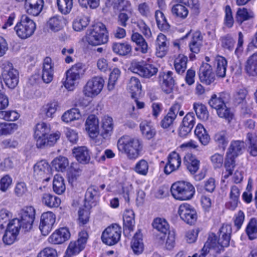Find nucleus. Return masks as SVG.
<instances>
[{
  "mask_svg": "<svg viewBox=\"0 0 257 257\" xmlns=\"http://www.w3.org/2000/svg\"><path fill=\"white\" fill-rule=\"evenodd\" d=\"M49 124L44 122L38 123L34 129V137L38 148L43 149L54 146L59 140L61 134L59 132L50 134Z\"/></svg>",
  "mask_w": 257,
  "mask_h": 257,
  "instance_id": "f257e3e1",
  "label": "nucleus"
},
{
  "mask_svg": "<svg viewBox=\"0 0 257 257\" xmlns=\"http://www.w3.org/2000/svg\"><path fill=\"white\" fill-rule=\"evenodd\" d=\"M119 152L124 154L129 160H136L141 155L143 144L141 139L130 136H123L117 141Z\"/></svg>",
  "mask_w": 257,
  "mask_h": 257,
  "instance_id": "f03ea898",
  "label": "nucleus"
},
{
  "mask_svg": "<svg viewBox=\"0 0 257 257\" xmlns=\"http://www.w3.org/2000/svg\"><path fill=\"white\" fill-rule=\"evenodd\" d=\"M85 40L92 46L106 43L108 41V32L106 26L100 22L95 24L87 30Z\"/></svg>",
  "mask_w": 257,
  "mask_h": 257,
  "instance_id": "7ed1b4c3",
  "label": "nucleus"
},
{
  "mask_svg": "<svg viewBox=\"0 0 257 257\" xmlns=\"http://www.w3.org/2000/svg\"><path fill=\"white\" fill-rule=\"evenodd\" d=\"M171 192L173 197L180 201L191 199L195 193L194 187L186 181H178L172 185Z\"/></svg>",
  "mask_w": 257,
  "mask_h": 257,
  "instance_id": "20e7f679",
  "label": "nucleus"
},
{
  "mask_svg": "<svg viewBox=\"0 0 257 257\" xmlns=\"http://www.w3.org/2000/svg\"><path fill=\"white\" fill-rule=\"evenodd\" d=\"M36 29L35 22L26 15L22 16L20 20L14 27L17 36L23 40L31 37L34 34Z\"/></svg>",
  "mask_w": 257,
  "mask_h": 257,
  "instance_id": "39448f33",
  "label": "nucleus"
},
{
  "mask_svg": "<svg viewBox=\"0 0 257 257\" xmlns=\"http://www.w3.org/2000/svg\"><path fill=\"white\" fill-rule=\"evenodd\" d=\"M85 71V65L81 63L75 64L68 70L65 73V80L63 82L66 89L73 91Z\"/></svg>",
  "mask_w": 257,
  "mask_h": 257,
  "instance_id": "423d86ee",
  "label": "nucleus"
},
{
  "mask_svg": "<svg viewBox=\"0 0 257 257\" xmlns=\"http://www.w3.org/2000/svg\"><path fill=\"white\" fill-rule=\"evenodd\" d=\"M1 74L6 85L10 89H14L19 82V72L14 67L13 64L5 61L1 65Z\"/></svg>",
  "mask_w": 257,
  "mask_h": 257,
  "instance_id": "0eeeda50",
  "label": "nucleus"
},
{
  "mask_svg": "<svg viewBox=\"0 0 257 257\" xmlns=\"http://www.w3.org/2000/svg\"><path fill=\"white\" fill-rule=\"evenodd\" d=\"M104 84V79L99 76H95L89 79L83 87V92L85 96L93 98L102 91Z\"/></svg>",
  "mask_w": 257,
  "mask_h": 257,
  "instance_id": "6e6552de",
  "label": "nucleus"
},
{
  "mask_svg": "<svg viewBox=\"0 0 257 257\" xmlns=\"http://www.w3.org/2000/svg\"><path fill=\"white\" fill-rule=\"evenodd\" d=\"M121 227L117 224H113L107 227L101 235L102 241L108 245L117 243L121 236Z\"/></svg>",
  "mask_w": 257,
  "mask_h": 257,
  "instance_id": "1a4fd4ad",
  "label": "nucleus"
},
{
  "mask_svg": "<svg viewBox=\"0 0 257 257\" xmlns=\"http://www.w3.org/2000/svg\"><path fill=\"white\" fill-rule=\"evenodd\" d=\"M36 210L32 206H27L23 208L20 213V220L22 223V228L24 231L32 229L35 218Z\"/></svg>",
  "mask_w": 257,
  "mask_h": 257,
  "instance_id": "9d476101",
  "label": "nucleus"
},
{
  "mask_svg": "<svg viewBox=\"0 0 257 257\" xmlns=\"http://www.w3.org/2000/svg\"><path fill=\"white\" fill-rule=\"evenodd\" d=\"M178 213L181 219L189 224H193L197 220L196 210L187 203H183L179 206Z\"/></svg>",
  "mask_w": 257,
  "mask_h": 257,
  "instance_id": "9b49d317",
  "label": "nucleus"
},
{
  "mask_svg": "<svg viewBox=\"0 0 257 257\" xmlns=\"http://www.w3.org/2000/svg\"><path fill=\"white\" fill-rule=\"evenodd\" d=\"M158 81L164 92L166 94H170L173 92L175 84L173 72L168 71L160 72L158 76Z\"/></svg>",
  "mask_w": 257,
  "mask_h": 257,
  "instance_id": "f8f14e48",
  "label": "nucleus"
},
{
  "mask_svg": "<svg viewBox=\"0 0 257 257\" xmlns=\"http://www.w3.org/2000/svg\"><path fill=\"white\" fill-rule=\"evenodd\" d=\"M56 222V215L52 211H47L42 214L39 229L43 235H48L52 230Z\"/></svg>",
  "mask_w": 257,
  "mask_h": 257,
  "instance_id": "ddd939ff",
  "label": "nucleus"
},
{
  "mask_svg": "<svg viewBox=\"0 0 257 257\" xmlns=\"http://www.w3.org/2000/svg\"><path fill=\"white\" fill-rule=\"evenodd\" d=\"M34 176L38 180L49 181L51 176L49 164L44 160L37 162L34 166Z\"/></svg>",
  "mask_w": 257,
  "mask_h": 257,
  "instance_id": "4468645a",
  "label": "nucleus"
},
{
  "mask_svg": "<svg viewBox=\"0 0 257 257\" xmlns=\"http://www.w3.org/2000/svg\"><path fill=\"white\" fill-rule=\"evenodd\" d=\"M70 237V233L66 227H61L56 229L48 239V242L51 244H62Z\"/></svg>",
  "mask_w": 257,
  "mask_h": 257,
  "instance_id": "2eb2a0df",
  "label": "nucleus"
},
{
  "mask_svg": "<svg viewBox=\"0 0 257 257\" xmlns=\"http://www.w3.org/2000/svg\"><path fill=\"white\" fill-rule=\"evenodd\" d=\"M169 41L166 36L160 33L156 40V55L157 57L163 58L168 53Z\"/></svg>",
  "mask_w": 257,
  "mask_h": 257,
  "instance_id": "dca6fc26",
  "label": "nucleus"
},
{
  "mask_svg": "<svg viewBox=\"0 0 257 257\" xmlns=\"http://www.w3.org/2000/svg\"><path fill=\"white\" fill-rule=\"evenodd\" d=\"M54 64L50 57H46L43 61V69L42 72V79L43 82L49 84L53 79L54 77Z\"/></svg>",
  "mask_w": 257,
  "mask_h": 257,
  "instance_id": "f3484780",
  "label": "nucleus"
},
{
  "mask_svg": "<svg viewBox=\"0 0 257 257\" xmlns=\"http://www.w3.org/2000/svg\"><path fill=\"white\" fill-rule=\"evenodd\" d=\"M44 4V0H25V10L28 15L37 16L41 13Z\"/></svg>",
  "mask_w": 257,
  "mask_h": 257,
  "instance_id": "a211bd4d",
  "label": "nucleus"
},
{
  "mask_svg": "<svg viewBox=\"0 0 257 257\" xmlns=\"http://www.w3.org/2000/svg\"><path fill=\"white\" fill-rule=\"evenodd\" d=\"M181 164V159L178 153L175 151L171 152L168 157V162L166 164L164 172L167 174L177 170Z\"/></svg>",
  "mask_w": 257,
  "mask_h": 257,
  "instance_id": "6ab92c4d",
  "label": "nucleus"
},
{
  "mask_svg": "<svg viewBox=\"0 0 257 257\" xmlns=\"http://www.w3.org/2000/svg\"><path fill=\"white\" fill-rule=\"evenodd\" d=\"M199 78L206 85H210L215 81V74L211 65L207 63L202 65L199 71Z\"/></svg>",
  "mask_w": 257,
  "mask_h": 257,
  "instance_id": "aec40b11",
  "label": "nucleus"
},
{
  "mask_svg": "<svg viewBox=\"0 0 257 257\" xmlns=\"http://www.w3.org/2000/svg\"><path fill=\"white\" fill-rule=\"evenodd\" d=\"M135 215L132 209H126L123 215V232L125 235L128 236L135 226Z\"/></svg>",
  "mask_w": 257,
  "mask_h": 257,
  "instance_id": "412c9836",
  "label": "nucleus"
},
{
  "mask_svg": "<svg viewBox=\"0 0 257 257\" xmlns=\"http://www.w3.org/2000/svg\"><path fill=\"white\" fill-rule=\"evenodd\" d=\"M174 1L178 3L172 7V15L180 20L186 19L189 15V10L186 6L182 4L184 3V0H174Z\"/></svg>",
  "mask_w": 257,
  "mask_h": 257,
  "instance_id": "4be33fe9",
  "label": "nucleus"
},
{
  "mask_svg": "<svg viewBox=\"0 0 257 257\" xmlns=\"http://www.w3.org/2000/svg\"><path fill=\"white\" fill-rule=\"evenodd\" d=\"M85 129L90 138L94 139L99 134V120L94 115H89L85 122Z\"/></svg>",
  "mask_w": 257,
  "mask_h": 257,
  "instance_id": "5701e85b",
  "label": "nucleus"
},
{
  "mask_svg": "<svg viewBox=\"0 0 257 257\" xmlns=\"http://www.w3.org/2000/svg\"><path fill=\"white\" fill-rule=\"evenodd\" d=\"M72 153L77 161L81 164H87L90 160V152L85 146L75 147Z\"/></svg>",
  "mask_w": 257,
  "mask_h": 257,
  "instance_id": "b1692460",
  "label": "nucleus"
},
{
  "mask_svg": "<svg viewBox=\"0 0 257 257\" xmlns=\"http://www.w3.org/2000/svg\"><path fill=\"white\" fill-rule=\"evenodd\" d=\"M183 161L188 170L192 174H194L198 170L200 161L192 154H186L184 157Z\"/></svg>",
  "mask_w": 257,
  "mask_h": 257,
  "instance_id": "393cba45",
  "label": "nucleus"
},
{
  "mask_svg": "<svg viewBox=\"0 0 257 257\" xmlns=\"http://www.w3.org/2000/svg\"><path fill=\"white\" fill-rule=\"evenodd\" d=\"M59 108V102L57 100H53L43 106L41 113L46 118H52Z\"/></svg>",
  "mask_w": 257,
  "mask_h": 257,
  "instance_id": "a878e982",
  "label": "nucleus"
},
{
  "mask_svg": "<svg viewBox=\"0 0 257 257\" xmlns=\"http://www.w3.org/2000/svg\"><path fill=\"white\" fill-rule=\"evenodd\" d=\"M42 204L50 208H57L61 204L59 197L49 193H43L41 197Z\"/></svg>",
  "mask_w": 257,
  "mask_h": 257,
  "instance_id": "bb28decb",
  "label": "nucleus"
},
{
  "mask_svg": "<svg viewBox=\"0 0 257 257\" xmlns=\"http://www.w3.org/2000/svg\"><path fill=\"white\" fill-rule=\"evenodd\" d=\"M101 135L104 139H106L112 134L114 128L113 119L108 115L104 116L101 119Z\"/></svg>",
  "mask_w": 257,
  "mask_h": 257,
  "instance_id": "cd10ccee",
  "label": "nucleus"
},
{
  "mask_svg": "<svg viewBox=\"0 0 257 257\" xmlns=\"http://www.w3.org/2000/svg\"><path fill=\"white\" fill-rule=\"evenodd\" d=\"M203 36L200 32L196 31L192 34L189 46L190 50L193 53H198L202 46Z\"/></svg>",
  "mask_w": 257,
  "mask_h": 257,
  "instance_id": "c85d7f7f",
  "label": "nucleus"
},
{
  "mask_svg": "<svg viewBox=\"0 0 257 257\" xmlns=\"http://www.w3.org/2000/svg\"><path fill=\"white\" fill-rule=\"evenodd\" d=\"M244 70L249 76H257V53L247 59L244 64Z\"/></svg>",
  "mask_w": 257,
  "mask_h": 257,
  "instance_id": "c756f323",
  "label": "nucleus"
},
{
  "mask_svg": "<svg viewBox=\"0 0 257 257\" xmlns=\"http://www.w3.org/2000/svg\"><path fill=\"white\" fill-rule=\"evenodd\" d=\"M65 21L63 17L55 16L49 19L46 26L51 31L54 32H58L63 28Z\"/></svg>",
  "mask_w": 257,
  "mask_h": 257,
  "instance_id": "7c9ffc66",
  "label": "nucleus"
},
{
  "mask_svg": "<svg viewBox=\"0 0 257 257\" xmlns=\"http://www.w3.org/2000/svg\"><path fill=\"white\" fill-rule=\"evenodd\" d=\"M82 115L80 110L77 108H72L66 111L61 116V120L66 123L79 120Z\"/></svg>",
  "mask_w": 257,
  "mask_h": 257,
  "instance_id": "2f4dec72",
  "label": "nucleus"
},
{
  "mask_svg": "<svg viewBox=\"0 0 257 257\" xmlns=\"http://www.w3.org/2000/svg\"><path fill=\"white\" fill-rule=\"evenodd\" d=\"M215 65L216 76L220 78L225 77L227 65V62L225 58L221 56H217L215 59Z\"/></svg>",
  "mask_w": 257,
  "mask_h": 257,
  "instance_id": "473e14b6",
  "label": "nucleus"
},
{
  "mask_svg": "<svg viewBox=\"0 0 257 257\" xmlns=\"http://www.w3.org/2000/svg\"><path fill=\"white\" fill-rule=\"evenodd\" d=\"M131 39L138 46L136 48L137 51L140 50L143 54L148 52V44L142 35L138 32L134 33L132 35Z\"/></svg>",
  "mask_w": 257,
  "mask_h": 257,
  "instance_id": "72a5a7b5",
  "label": "nucleus"
},
{
  "mask_svg": "<svg viewBox=\"0 0 257 257\" xmlns=\"http://www.w3.org/2000/svg\"><path fill=\"white\" fill-rule=\"evenodd\" d=\"M131 248L136 254H140L143 252L144 245L143 235L140 231L136 232L134 236L131 241Z\"/></svg>",
  "mask_w": 257,
  "mask_h": 257,
  "instance_id": "f704fd0d",
  "label": "nucleus"
},
{
  "mask_svg": "<svg viewBox=\"0 0 257 257\" xmlns=\"http://www.w3.org/2000/svg\"><path fill=\"white\" fill-rule=\"evenodd\" d=\"M194 133L202 145L206 146L209 144L210 136L202 124L198 123L197 125Z\"/></svg>",
  "mask_w": 257,
  "mask_h": 257,
  "instance_id": "c9c22d12",
  "label": "nucleus"
},
{
  "mask_svg": "<svg viewBox=\"0 0 257 257\" xmlns=\"http://www.w3.org/2000/svg\"><path fill=\"white\" fill-rule=\"evenodd\" d=\"M152 225L154 228L163 234V235L160 236V239H165L169 228L166 220L164 218H157L154 219Z\"/></svg>",
  "mask_w": 257,
  "mask_h": 257,
  "instance_id": "e433bc0d",
  "label": "nucleus"
},
{
  "mask_svg": "<svg viewBox=\"0 0 257 257\" xmlns=\"http://www.w3.org/2000/svg\"><path fill=\"white\" fill-rule=\"evenodd\" d=\"M140 128L144 137L148 140L152 139L156 135V131L150 121H142L140 124Z\"/></svg>",
  "mask_w": 257,
  "mask_h": 257,
  "instance_id": "4c0bfd02",
  "label": "nucleus"
},
{
  "mask_svg": "<svg viewBox=\"0 0 257 257\" xmlns=\"http://www.w3.org/2000/svg\"><path fill=\"white\" fill-rule=\"evenodd\" d=\"M193 109L195 111L197 117L203 121L208 119L209 113L206 106L200 102H194Z\"/></svg>",
  "mask_w": 257,
  "mask_h": 257,
  "instance_id": "58836bf2",
  "label": "nucleus"
},
{
  "mask_svg": "<svg viewBox=\"0 0 257 257\" xmlns=\"http://www.w3.org/2000/svg\"><path fill=\"white\" fill-rule=\"evenodd\" d=\"M232 232L231 226L229 224H223L219 229V236L222 241L221 243L224 246H228L230 240V235Z\"/></svg>",
  "mask_w": 257,
  "mask_h": 257,
  "instance_id": "ea45409f",
  "label": "nucleus"
},
{
  "mask_svg": "<svg viewBox=\"0 0 257 257\" xmlns=\"http://www.w3.org/2000/svg\"><path fill=\"white\" fill-rule=\"evenodd\" d=\"M221 242L222 241L219 236V238H217V237L215 234L211 233L209 235L202 250H203L205 247L220 250L223 247L228 246L223 245Z\"/></svg>",
  "mask_w": 257,
  "mask_h": 257,
  "instance_id": "a19ab883",
  "label": "nucleus"
},
{
  "mask_svg": "<svg viewBox=\"0 0 257 257\" xmlns=\"http://www.w3.org/2000/svg\"><path fill=\"white\" fill-rule=\"evenodd\" d=\"M244 149V144L243 141H233L231 142L228 150L226 153L237 157L242 153Z\"/></svg>",
  "mask_w": 257,
  "mask_h": 257,
  "instance_id": "79ce46f5",
  "label": "nucleus"
},
{
  "mask_svg": "<svg viewBox=\"0 0 257 257\" xmlns=\"http://www.w3.org/2000/svg\"><path fill=\"white\" fill-rule=\"evenodd\" d=\"M89 23L88 17L82 15L77 17L72 22L73 29L76 32L83 30Z\"/></svg>",
  "mask_w": 257,
  "mask_h": 257,
  "instance_id": "37998d69",
  "label": "nucleus"
},
{
  "mask_svg": "<svg viewBox=\"0 0 257 257\" xmlns=\"http://www.w3.org/2000/svg\"><path fill=\"white\" fill-rule=\"evenodd\" d=\"M98 188L96 186L89 187L85 194V204L88 203L90 206L95 205V202L98 197Z\"/></svg>",
  "mask_w": 257,
  "mask_h": 257,
  "instance_id": "c03bdc74",
  "label": "nucleus"
},
{
  "mask_svg": "<svg viewBox=\"0 0 257 257\" xmlns=\"http://www.w3.org/2000/svg\"><path fill=\"white\" fill-rule=\"evenodd\" d=\"M158 72V68L155 65L145 62L140 77L149 79L156 76Z\"/></svg>",
  "mask_w": 257,
  "mask_h": 257,
  "instance_id": "a18cd8bd",
  "label": "nucleus"
},
{
  "mask_svg": "<svg viewBox=\"0 0 257 257\" xmlns=\"http://www.w3.org/2000/svg\"><path fill=\"white\" fill-rule=\"evenodd\" d=\"M112 50L120 56H125L131 52L132 46L127 43H116L113 44Z\"/></svg>",
  "mask_w": 257,
  "mask_h": 257,
  "instance_id": "49530a36",
  "label": "nucleus"
},
{
  "mask_svg": "<svg viewBox=\"0 0 257 257\" xmlns=\"http://www.w3.org/2000/svg\"><path fill=\"white\" fill-rule=\"evenodd\" d=\"M84 248L75 241H71L65 252L64 257H73L78 254Z\"/></svg>",
  "mask_w": 257,
  "mask_h": 257,
  "instance_id": "de8ad7c7",
  "label": "nucleus"
},
{
  "mask_svg": "<svg viewBox=\"0 0 257 257\" xmlns=\"http://www.w3.org/2000/svg\"><path fill=\"white\" fill-rule=\"evenodd\" d=\"M18 129V125L16 123L0 122V137L13 134Z\"/></svg>",
  "mask_w": 257,
  "mask_h": 257,
  "instance_id": "09e8293b",
  "label": "nucleus"
},
{
  "mask_svg": "<svg viewBox=\"0 0 257 257\" xmlns=\"http://www.w3.org/2000/svg\"><path fill=\"white\" fill-rule=\"evenodd\" d=\"M53 191L57 194H63L66 189L64 179L60 175L54 176L53 182Z\"/></svg>",
  "mask_w": 257,
  "mask_h": 257,
  "instance_id": "8fccbe9b",
  "label": "nucleus"
},
{
  "mask_svg": "<svg viewBox=\"0 0 257 257\" xmlns=\"http://www.w3.org/2000/svg\"><path fill=\"white\" fill-rule=\"evenodd\" d=\"M235 157L231 155L230 154L226 153L224 162V167L226 169V172L223 176L224 179H227L229 176L232 175L235 165Z\"/></svg>",
  "mask_w": 257,
  "mask_h": 257,
  "instance_id": "3c124183",
  "label": "nucleus"
},
{
  "mask_svg": "<svg viewBox=\"0 0 257 257\" xmlns=\"http://www.w3.org/2000/svg\"><path fill=\"white\" fill-rule=\"evenodd\" d=\"M188 58L182 54L179 55L175 59L174 67L176 72L179 74L183 73L187 68Z\"/></svg>",
  "mask_w": 257,
  "mask_h": 257,
  "instance_id": "603ef678",
  "label": "nucleus"
},
{
  "mask_svg": "<svg viewBox=\"0 0 257 257\" xmlns=\"http://www.w3.org/2000/svg\"><path fill=\"white\" fill-rule=\"evenodd\" d=\"M155 18L159 29L162 31H167L170 28V25L167 22L164 14L160 11H156L155 12Z\"/></svg>",
  "mask_w": 257,
  "mask_h": 257,
  "instance_id": "864d4df0",
  "label": "nucleus"
},
{
  "mask_svg": "<svg viewBox=\"0 0 257 257\" xmlns=\"http://www.w3.org/2000/svg\"><path fill=\"white\" fill-rule=\"evenodd\" d=\"M74 0H57L59 11L63 15L70 13L73 6Z\"/></svg>",
  "mask_w": 257,
  "mask_h": 257,
  "instance_id": "5fc2aeb1",
  "label": "nucleus"
},
{
  "mask_svg": "<svg viewBox=\"0 0 257 257\" xmlns=\"http://www.w3.org/2000/svg\"><path fill=\"white\" fill-rule=\"evenodd\" d=\"M246 233L250 240L257 238V220L252 218L248 223L246 227Z\"/></svg>",
  "mask_w": 257,
  "mask_h": 257,
  "instance_id": "6e6d98bb",
  "label": "nucleus"
},
{
  "mask_svg": "<svg viewBox=\"0 0 257 257\" xmlns=\"http://www.w3.org/2000/svg\"><path fill=\"white\" fill-rule=\"evenodd\" d=\"M253 17V13L245 8H239L236 12V21L241 24L243 21L248 20Z\"/></svg>",
  "mask_w": 257,
  "mask_h": 257,
  "instance_id": "4d7b16f0",
  "label": "nucleus"
},
{
  "mask_svg": "<svg viewBox=\"0 0 257 257\" xmlns=\"http://www.w3.org/2000/svg\"><path fill=\"white\" fill-rule=\"evenodd\" d=\"M149 168L148 162L144 159H141L136 164L134 170L140 175L146 176L149 172Z\"/></svg>",
  "mask_w": 257,
  "mask_h": 257,
  "instance_id": "13d9d810",
  "label": "nucleus"
},
{
  "mask_svg": "<svg viewBox=\"0 0 257 257\" xmlns=\"http://www.w3.org/2000/svg\"><path fill=\"white\" fill-rule=\"evenodd\" d=\"M52 164L57 171L62 172L68 166L69 163L66 158L59 156L53 160Z\"/></svg>",
  "mask_w": 257,
  "mask_h": 257,
  "instance_id": "bf43d9fd",
  "label": "nucleus"
},
{
  "mask_svg": "<svg viewBox=\"0 0 257 257\" xmlns=\"http://www.w3.org/2000/svg\"><path fill=\"white\" fill-rule=\"evenodd\" d=\"M127 89L132 93V97L137 93L140 92L141 88V84L140 80L135 77L131 78L127 84Z\"/></svg>",
  "mask_w": 257,
  "mask_h": 257,
  "instance_id": "052dcab7",
  "label": "nucleus"
},
{
  "mask_svg": "<svg viewBox=\"0 0 257 257\" xmlns=\"http://www.w3.org/2000/svg\"><path fill=\"white\" fill-rule=\"evenodd\" d=\"M214 140L219 147L224 148L228 142L226 132L221 131L217 132L214 136Z\"/></svg>",
  "mask_w": 257,
  "mask_h": 257,
  "instance_id": "680f3d73",
  "label": "nucleus"
},
{
  "mask_svg": "<svg viewBox=\"0 0 257 257\" xmlns=\"http://www.w3.org/2000/svg\"><path fill=\"white\" fill-rule=\"evenodd\" d=\"M20 114L15 110L0 111V118L8 121H16Z\"/></svg>",
  "mask_w": 257,
  "mask_h": 257,
  "instance_id": "e2e57ef3",
  "label": "nucleus"
},
{
  "mask_svg": "<svg viewBox=\"0 0 257 257\" xmlns=\"http://www.w3.org/2000/svg\"><path fill=\"white\" fill-rule=\"evenodd\" d=\"M120 75V71L118 68H114L111 72L108 80L107 88L109 91L112 90L115 86L116 82Z\"/></svg>",
  "mask_w": 257,
  "mask_h": 257,
  "instance_id": "0e129e2a",
  "label": "nucleus"
},
{
  "mask_svg": "<svg viewBox=\"0 0 257 257\" xmlns=\"http://www.w3.org/2000/svg\"><path fill=\"white\" fill-rule=\"evenodd\" d=\"M247 139L249 142L248 151L253 157L257 156V139L251 133L247 134Z\"/></svg>",
  "mask_w": 257,
  "mask_h": 257,
  "instance_id": "69168bd1",
  "label": "nucleus"
},
{
  "mask_svg": "<svg viewBox=\"0 0 257 257\" xmlns=\"http://www.w3.org/2000/svg\"><path fill=\"white\" fill-rule=\"evenodd\" d=\"M221 45L224 49L232 51L234 48L235 41L229 35H225L220 39Z\"/></svg>",
  "mask_w": 257,
  "mask_h": 257,
  "instance_id": "338daca9",
  "label": "nucleus"
},
{
  "mask_svg": "<svg viewBox=\"0 0 257 257\" xmlns=\"http://www.w3.org/2000/svg\"><path fill=\"white\" fill-rule=\"evenodd\" d=\"M216 113L219 117L224 118L228 122L230 121L233 117V114L230 109L227 107L225 104L222 107L216 110Z\"/></svg>",
  "mask_w": 257,
  "mask_h": 257,
  "instance_id": "774afa93",
  "label": "nucleus"
}]
</instances>
